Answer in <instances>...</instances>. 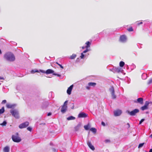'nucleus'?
I'll list each match as a JSON object with an SVG mask.
<instances>
[{
	"mask_svg": "<svg viewBox=\"0 0 152 152\" xmlns=\"http://www.w3.org/2000/svg\"><path fill=\"white\" fill-rule=\"evenodd\" d=\"M16 135H12V140L15 142H19L21 140L20 138L18 137V133L17 132L16 133Z\"/></svg>",
	"mask_w": 152,
	"mask_h": 152,
	"instance_id": "nucleus-1",
	"label": "nucleus"
},
{
	"mask_svg": "<svg viewBox=\"0 0 152 152\" xmlns=\"http://www.w3.org/2000/svg\"><path fill=\"white\" fill-rule=\"evenodd\" d=\"M110 70L114 73H119L120 72L123 73L124 72L122 68L119 67H114L113 69H110Z\"/></svg>",
	"mask_w": 152,
	"mask_h": 152,
	"instance_id": "nucleus-2",
	"label": "nucleus"
},
{
	"mask_svg": "<svg viewBox=\"0 0 152 152\" xmlns=\"http://www.w3.org/2000/svg\"><path fill=\"white\" fill-rule=\"evenodd\" d=\"M12 115L16 118L18 119L19 118L18 111L16 110H11L10 111Z\"/></svg>",
	"mask_w": 152,
	"mask_h": 152,
	"instance_id": "nucleus-3",
	"label": "nucleus"
},
{
	"mask_svg": "<svg viewBox=\"0 0 152 152\" xmlns=\"http://www.w3.org/2000/svg\"><path fill=\"white\" fill-rule=\"evenodd\" d=\"M139 112V109H135L131 111H130L128 110H127L126 112L129 115L131 116L135 115L136 113H138Z\"/></svg>",
	"mask_w": 152,
	"mask_h": 152,
	"instance_id": "nucleus-4",
	"label": "nucleus"
},
{
	"mask_svg": "<svg viewBox=\"0 0 152 152\" xmlns=\"http://www.w3.org/2000/svg\"><path fill=\"white\" fill-rule=\"evenodd\" d=\"M109 91L111 93L112 97L113 99H115L116 98V96L115 94L114 89L113 86H111L109 89Z\"/></svg>",
	"mask_w": 152,
	"mask_h": 152,
	"instance_id": "nucleus-5",
	"label": "nucleus"
},
{
	"mask_svg": "<svg viewBox=\"0 0 152 152\" xmlns=\"http://www.w3.org/2000/svg\"><path fill=\"white\" fill-rule=\"evenodd\" d=\"M29 125V123L27 121H26L20 124L19 126V127L20 129H23Z\"/></svg>",
	"mask_w": 152,
	"mask_h": 152,
	"instance_id": "nucleus-6",
	"label": "nucleus"
},
{
	"mask_svg": "<svg viewBox=\"0 0 152 152\" xmlns=\"http://www.w3.org/2000/svg\"><path fill=\"white\" fill-rule=\"evenodd\" d=\"M88 116V114L83 112H81L78 114V117L79 118H85Z\"/></svg>",
	"mask_w": 152,
	"mask_h": 152,
	"instance_id": "nucleus-7",
	"label": "nucleus"
},
{
	"mask_svg": "<svg viewBox=\"0 0 152 152\" xmlns=\"http://www.w3.org/2000/svg\"><path fill=\"white\" fill-rule=\"evenodd\" d=\"M40 71L43 73H46L47 74H53V73H54V71L51 69H48L45 72L42 70H40Z\"/></svg>",
	"mask_w": 152,
	"mask_h": 152,
	"instance_id": "nucleus-8",
	"label": "nucleus"
},
{
	"mask_svg": "<svg viewBox=\"0 0 152 152\" xmlns=\"http://www.w3.org/2000/svg\"><path fill=\"white\" fill-rule=\"evenodd\" d=\"M122 112L121 110H117L114 112V115L115 116H120L122 113Z\"/></svg>",
	"mask_w": 152,
	"mask_h": 152,
	"instance_id": "nucleus-9",
	"label": "nucleus"
},
{
	"mask_svg": "<svg viewBox=\"0 0 152 152\" xmlns=\"http://www.w3.org/2000/svg\"><path fill=\"white\" fill-rule=\"evenodd\" d=\"M88 51V50L87 49L84 50L83 53H81V55L80 56V57H83L88 56L89 54L88 53H87Z\"/></svg>",
	"mask_w": 152,
	"mask_h": 152,
	"instance_id": "nucleus-10",
	"label": "nucleus"
},
{
	"mask_svg": "<svg viewBox=\"0 0 152 152\" xmlns=\"http://www.w3.org/2000/svg\"><path fill=\"white\" fill-rule=\"evenodd\" d=\"M85 58H77L76 61L77 63H82L85 61V59H84Z\"/></svg>",
	"mask_w": 152,
	"mask_h": 152,
	"instance_id": "nucleus-11",
	"label": "nucleus"
},
{
	"mask_svg": "<svg viewBox=\"0 0 152 152\" xmlns=\"http://www.w3.org/2000/svg\"><path fill=\"white\" fill-rule=\"evenodd\" d=\"M126 36L123 35L120 37V41L123 42H125L126 41Z\"/></svg>",
	"mask_w": 152,
	"mask_h": 152,
	"instance_id": "nucleus-12",
	"label": "nucleus"
},
{
	"mask_svg": "<svg viewBox=\"0 0 152 152\" xmlns=\"http://www.w3.org/2000/svg\"><path fill=\"white\" fill-rule=\"evenodd\" d=\"M73 87V85H72L69 87L67 90V93L68 95H70L71 94V91Z\"/></svg>",
	"mask_w": 152,
	"mask_h": 152,
	"instance_id": "nucleus-13",
	"label": "nucleus"
},
{
	"mask_svg": "<svg viewBox=\"0 0 152 152\" xmlns=\"http://www.w3.org/2000/svg\"><path fill=\"white\" fill-rule=\"evenodd\" d=\"M4 57H15V56L12 53L8 52L4 54Z\"/></svg>",
	"mask_w": 152,
	"mask_h": 152,
	"instance_id": "nucleus-14",
	"label": "nucleus"
},
{
	"mask_svg": "<svg viewBox=\"0 0 152 152\" xmlns=\"http://www.w3.org/2000/svg\"><path fill=\"white\" fill-rule=\"evenodd\" d=\"M87 144L89 148L92 150L94 151L95 150V148L94 146L92 145L91 141H88Z\"/></svg>",
	"mask_w": 152,
	"mask_h": 152,
	"instance_id": "nucleus-15",
	"label": "nucleus"
},
{
	"mask_svg": "<svg viewBox=\"0 0 152 152\" xmlns=\"http://www.w3.org/2000/svg\"><path fill=\"white\" fill-rule=\"evenodd\" d=\"M49 105V103L48 101L45 102L43 103L42 107L43 109H45Z\"/></svg>",
	"mask_w": 152,
	"mask_h": 152,
	"instance_id": "nucleus-16",
	"label": "nucleus"
},
{
	"mask_svg": "<svg viewBox=\"0 0 152 152\" xmlns=\"http://www.w3.org/2000/svg\"><path fill=\"white\" fill-rule=\"evenodd\" d=\"M81 125V123L79 122L77 125L74 127V129L75 131H77L79 129Z\"/></svg>",
	"mask_w": 152,
	"mask_h": 152,
	"instance_id": "nucleus-17",
	"label": "nucleus"
},
{
	"mask_svg": "<svg viewBox=\"0 0 152 152\" xmlns=\"http://www.w3.org/2000/svg\"><path fill=\"white\" fill-rule=\"evenodd\" d=\"M67 106H62L61 109V112L62 113H65L67 109Z\"/></svg>",
	"mask_w": 152,
	"mask_h": 152,
	"instance_id": "nucleus-18",
	"label": "nucleus"
},
{
	"mask_svg": "<svg viewBox=\"0 0 152 152\" xmlns=\"http://www.w3.org/2000/svg\"><path fill=\"white\" fill-rule=\"evenodd\" d=\"M16 105L15 104H7L6 106L7 108H13L16 106Z\"/></svg>",
	"mask_w": 152,
	"mask_h": 152,
	"instance_id": "nucleus-19",
	"label": "nucleus"
},
{
	"mask_svg": "<svg viewBox=\"0 0 152 152\" xmlns=\"http://www.w3.org/2000/svg\"><path fill=\"white\" fill-rule=\"evenodd\" d=\"M5 60L8 62H12L15 60V58H5Z\"/></svg>",
	"mask_w": 152,
	"mask_h": 152,
	"instance_id": "nucleus-20",
	"label": "nucleus"
},
{
	"mask_svg": "<svg viewBox=\"0 0 152 152\" xmlns=\"http://www.w3.org/2000/svg\"><path fill=\"white\" fill-rule=\"evenodd\" d=\"M137 102L140 104H142L143 103V99L142 98H139L137 99V102Z\"/></svg>",
	"mask_w": 152,
	"mask_h": 152,
	"instance_id": "nucleus-21",
	"label": "nucleus"
},
{
	"mask_svg": "<svg viewBox=\"0 0 152 152\" xmlns=\"http://www.w3.org/2000/svg\"><path fill=\"white\" fill-rule=\"evenodd\" d=\"M10 148L8 146H6L3 149L4 152H9Z\"/></svg>",
	"mask_w": 152,
	"mask_h": 152,
	"instance_id": "nucleus-22",
	"label": "nucleus"
},
{
	"mask_svg": "<svg viewBox=\"0 0 152 152\" xmlns=\"http://www.w3.org/2000/svg\"><path fill=\"white\" fill-rule=\"evenodd\" d=\"M91 127V126L90 124L88 123L87 125H85L84 126V127L85 129L86 130H88L89 129L90 127Z\"/></svg>",
	"mask_w": 152,
	"mask_h": 152,
	"instance_id": "nucleus-23",
	"label": "nucleus"
},
{
	"mask_svg": "<svg viewBox=\"0 0 152 152\" xmlns=\"http://www.w3.org/2000/svg\"><path fill=\"white\" fill-rule=\"evenodd\" d=\"M96 85V83L94 82H89L88 83V86H95Z\"/></svg>",
	"mask_w": 152,
	"mask_h": 152,
	"instance_id": "nucleus-24",
	"label": "nucleus"
},
{
	"mask_svg": "<svg viewBox=\"0 0 152 152\" xmlns=\"http://www.w3.org/2000/svg\"><path fill=\"white\" fill-rule=\"evenodd\" d=\"M90 130L94 134L96 133V129L94 128H91L90 129Z\"/></svg>",
	"mask_w": 152,
	"mask_h": 152,
	"instance_id": "nucleus-25",
	"label": "nucleus"
},
{
	"mask_svg": "<svg viewBox=\"0 0 152 152\" xmlns=\"http://www.w3.org/2000/svg\"><path fill=\"white\" fill-rule=\"evenodd\" d=\"M75 117L72 116H70L68 117L67 118L68 120H73L75 119Z\"/></svg>",
	"mask_w": 152,
	"mask_h": 152,
	"instance_id": "nucleus-26",
	"label": "nucleus"
},
{
	"mask_svg": "<svg viewBox=\"0 0 152 152\" xmlns=\"http://www.w3.org/2000/svg\"><path fill=\"white\" fill-rule=\"evenodd\" d=\"M125 63L123 61H121L119 63V66L121 67H123L124 66Z\"/></svg>",
	"mask_w": 152,
	"mask_h": 152,
	"instance_id": "nucleus-27",
	"label": "nucleus"
},
{
	"mask_svg": "<svg viewBox=\"0 0 152 152\" xmlns=\"http://www.w3.org/2000/svg\"><path fill=\"white\" fill-rule=\"evenodd\" d=\"M86 48H88L90 47L91 45V43L90 42L88 41L86 42Z\"/></svg>",
	"mask_w": 152,
	"mask_h": 152,
	"instance_id": "nucleus-28",
	"label": "nucleus"
},
{
	"mask_svg": "<svg viewBox=\"0 0 152 152\" xmlns=\"http://www.w3.org/2000/svg\"><path fill=\"white\" fill-rule=\"evenodd\" d=\"M148 107H147L144 105L142 107H141V109L143 111L147 109H148Z\"/></svg>",
	"mask_w": 152,
	"mask_h": 152,
	"instance_id": "nucleus-29",
	"label": "nucleus"
},
{
	"mask_svg": "<svg viewBox=\"0 0 152 152\" xmlns=\"http://www.w3.org/2000/svg\"><path fill=\"white\" fill-rule=\"evenodd\" d=\"M147 77L146 75L144 73L143 74L142 76V78L143 80L147 78Z\"/></svg>",
	"mask_w": 152,
	"mask_h": 152,
	"instance_id": "nucleus-30",
	"label": "nucleus"
},
{
	"mask_svg": "<svg viewBox=\"0 0 152 152\" xmlns=\"http://www.w3.org/2000/svg\"><path fill=\"white\" fill-rule=\"evenodd\" d=\"M39 71L37 70L36 69H34V70H32L31 71V72L32 74L34 73L35 72H39Z\"/></svg>",
	"mask_w": 152,
	"mask_h": 152,
	"instance_id": "nucleus-31",
	"label": "nucleus"
},
{
	"mask_svg": "<svg viewBox=\"0 0 152 152\" xmlns=\"http://www.w3.org/2000/svg\"><path fill=\"white\" fill-rule=\"evenodd\" d=\"M131 70H133L136 68V66L134 64H132L131 66Z\"/></svg>",
	"mask_w": 152,
	"mask_h": 152,
	"instance_id": "nucleus-32",
	"label": "nucleus"
},
{
	"mask_svg": "<svg viewBox=\"0 0 152 152\" xmlns=\"http://www.w3.org/2000/svg\"><path fill=\"white\" fill-rule=\"evenodd\" d=\"M144 144H145V143L144 142V143H140L139 145H138V148H141L143 146V145H144Z\"/></svg>",
	"mask_w": 152,
	"mask_h": 152,
	"instance_id": "nucleus-33",
	"label": "nucleus"
},
{
	"mask_svg": "<svg viewBox=\"0 0 152 152\" xmlns=\"http://www.w3.org/2000/svg\"><path fill=\"white\" fill-rule=\"evenodd\" d=\"M6 124L7 122L6 121H4L0 125L3 126H6Z\"/></svg>",
	"mask_w": 152,
	"mask_h": 152,
	"instance_id": "nucleus-34",
	"label": "nucleus"
},
{
	"mask_svg": "<svg viewBox=\"0 0 152 152\" xmlns=\"http://www.w3.org/2000/svg\"><path fill=\"white\" fill-rule=\"evenodd\" d=\"M150 103V102L148 101H146L145 103V104L144 105L146 106L147 107H148V106Z\"/></svg>",
	"mask_w": 152,
	"mask_h": 152,
	"instance_id": "nucleus-35",
	"label": "nucleus"
},
{
	"mask_svg": "<svg viewBox=\"0 0 152 152\" xmlns=\"http://www.w3.org/2000/svg\"><path fill=\"white\" fill-rule=\"evenodd\" d=\"M128 30L129 31H133V29L132 28V27H131L128 29Z\"/></svg>",
	"mask_w": 152,
	"mask_h": 152,
	"instance_id": "nucleus-36",
	"label": "nucleus"
},
{
	"mask_svg": "<svg viewBox=\"0 0 152 152\" xmlns=\"http://www.w3.org/2000/svg\"><path fill=\"white\" fill-rule=\"evenodd\" d=\"M68 102V101L67 100H66V101L65 102H64V104L63 106H67V103Z\"/></svg>",
	"mask_w": 152,
	"mask_h": 152,
	"instance_id": "nucleus-37",
	"label": "nucleus"
},
{
	"mask_svg": "<svg viewBox=\"0 0 152 152\" xmlns=\"http://www.w3.org/2000/svg\"><path fill=\"white\" fill-rule=\"evenodd\" d=\"M144 119H142L139 122V124H142V123L144 121Z\"/></svg>",
	"mask_w": 152,
	"mask_h": 152,
	"instance_id": "nucleus-38",
	"label": "nucleus"
},
{
	"mask_svg": "<svg viewBox=\"0 0 152 152\" xmlns=\"http://www.w3.org/2000/svg\"><path fill=\"white\" fill-rule=\"evenodd\" d=\"M56 63L62 69H64V67L62 65L58 64V62H56Z\"/></svg>",
	"mask_w": 152,
	"mask_h": 152,
	"instance_id": "nucleus-39",
	"label": "nucleus"
},
{
	"mask_svg": "<svg viewBox=\"0 0 152 152\" xmlns=\"http://www.w3.org/2000/svg\"><path fill=\"white\" fill-rule=\"evenodd\" d=\"M53 75H57V76L60 77L61 76V75L60 74H57L56 73H53Z\"/></svg>",
	"mask_w": 152,
	"mask_h": 152,
	"instance_id": "nucleus-40",
	"label": "nucleus"
},
{
	"mask_svg": "<svg viewBox=\"0 0 152 152\" xmlns=\"http://www.w3.org/2000/svg\"><path fill=\"white\" fill-rule=\"evenodd\" d=\"M152 83V78L148 82V84H149Z\"/></svg>",
	"mask_w": 152,
	"mask_h": 152,
	"instance_id": "nucleus-41",
	"label": "nucleus"
},
{
	"mask_svg": "<svg viewBox=\"0 0 152 152\" xmlns=\"http://www.w3.org/2000/svg\"><path fill=\"white\" fill-rule=\"evenodd\" d=\"M27 129L28 131H29L31 132L32 130V128L30 127H28L27 128Z\"/></svg>",
	"mask_w": 152,
	"mask_h": 152,
	"instance_id": "nucleus-42",
	"label": "nucleus"
},
{
	"mask_svg": "<svg viewBox=\"0 0 152 152\" xmlns=\"http://www.w3.org/2000/svg\"><path fill=\"white\" fill-rule=\"evenodd\" d=\"M7 102V101L6 100H4L2 101L1 102L2 104H5Z\"/></svg>",
	"mask_w": 152,
	"mask_h": 152,
	"instance_id": "nucleus-43",
	"label": "nucleus"
},
{
	"mask_svg": "<svg viewBox=\"0 0 152 152\" xmlns=\"http://www.w3.org/2000/svg\"><path fill=\"white\" fill-rule=\"evenodd\" d=\"M77 56V55L75 54H73L72 56H71L70 57H76Z\"/></svg>",
	"mask_w": 152,
	"mask_h": 152,
	"instance_id": "nucleus-44",
	"label": "nucleus"
},
{
	"mask_svg": "<svg viewBox=\"0 0 152 152\" xmlns=\"http://www.w3.org/2000/svg\"><path fill=\"white\" fill-rule=\"evenodd\" d=\"M90 86H87L86 87V89H88V90H90Z\"/></svg>",
	"mask_w": 152,
	"mask_h": 152,
	"instance_id": "nucleus-45",
	"label": "nucleus"
},
{
	"mask_svg": "<svg viewBox=\"0 0 152 152\" xmlns=\"http://www.w3.org/2000/svg\"><path fill=\"white\" fill-rule=\"evenodd\" d=\"M125 67L127 69H128L129 67L128 65L127 64H125Z\"/></svg>",
	"mask_w": 152,
	"mask_h": 152,
	"instance_id": "nucleus-46",
	"label": "nucleus"
},
{
	"mask_svg": "<svg viewBox=\"0 0 152 152\" xmlns=\"http://www.w3.org/2000/svg\"><path fill=\"white\" fill-rule=\"evenodd\" d=\"M52 150H53V151L54 152H56L57 151V150L54 148H53Z\"/></svg>",
	"mask_w": 152,
	"mask_h": 152,
	"instance_id": "nucleus-47",
	"label": "nucleus"
},
{
	"mask_svg": "<svg viewBox=\"0 0 152 152\" xmlns=\"http://www.w3.org/2000/svg\"><path fill=\"white\" fill-rule=\"evenodd\" d=\"M136 23H137V24L138 26L140 25V24L142 23V22H140V23H137V22Z\"/></svg>",
	"mask_w": 152,
	"mask_h": 152,
	"instance_id": "nucleus-48",
	"label": "nucleus"
},
{
	"mask_svg": "<svg viewBox=\"0 0 152 152\" xmlns=\"http://www.w3.org/2000/svg\"><path fill=\"white\" fill-rule=\"evenodd\" d=\"M101 124L103 126H105V123L103 121H102L101 122Z\"/></svg>",
	"mask_w": 152,
	"mask_h": 152,
	"instance_id": "nucleus-49",
	"label": "nucleus"
},
{
	"mask_svg": "<svg viewBox=\"0 0 152 152\" xmlns=\"http://www.w3.org/2000/svg\"><path fill=\"white\" fill-rule=\"evenodd\" d=\"M72 107H71V109H74V103H72Z\"/></svg>",
	"mask_w": 152,
	"mask_h": 152,
	"instance_id": "nucleus-50",
	"label": "nucleus"
},
{
	"mask_svg": "<svg viewBox=\"0 0 152 152\" xmlns=\"http://www.w3.org/2000/svg\"><path fill=\"white\" fill-rule=\"evenodd\" d=\"M51 114H51V113H50V112L49 113H48V114H47V115H48V116H50V115H51Z\"/></svg>",
	"mask_w": 152,
	"mask_h": 152,
	"instance_id": "nucleus-51",
	"label": "nucleus"
},
{
	"mask_svg": "<svg viewBox=\"0 0 152 152\" xmlns=\"http://www.w3.org/2000/svg\"><path fill=\"white\" fill-rule=\"evenodd\" d=\"M127 125L128 126V128H129L130 127V124L129 123H127Z\"/></svg>",
	"mask_w": 152,
	"mask_h": 152,
	"instance_id": "nucleus-52",
	"label": "nucleus"
},
{
	"mask_svg": "<svg viewBox=\"0 0 152 152\" xmlns=\"http://www.w3.org/2000/svg\"><path fill=\"white\" fill-rule=\"evenodd\" d=\"M4 78L3 77L0 76V80H4Z\"/></svg>",
	"mask_w": 152,
	"mask_h": 152,
	"instance_id": "nucleus-53",
	"label": "nucleus"
},
{
	"mask_svg": "<svg viewBox=\"0 0 152 152\" xmlns=\"http://www.w3.org/2000/svg\"><path fill=\"white\" fill-rule=\"evenodd\" d=\"M149 152H152V148L150 150Z\"/></svg>",
	"mask_w": 152,
	"mask_h": 152,
	"instance_id": "nucleus-54",
	"label": "nucleus"
},
{
	"mask_svg": "<svg viewBox=\"0 0 152 152\" xmlns=\"http://www.w3.org/2000/svg\"><path fill=\"white\" fill-rule=\"evenodd\" d=\"M149 137L151 138H152V134H151L149 136Z\"/></svg>",
	"mask_w": 152,
	"mask_h": 152,
	"instance_id": "nucleus-55",
	"label": "nucleus"
},
{
	"mask_svg": "<svg viewBox=\"0 0 152 152\" xmlns=\"http://www.w3.org/2000/svg\"><path fill=\"white\" fill-rule=\"evenodd\" d=\"M70 58L72 59H74L75 58Z\"/></svg>",
	"mask_w": 152,
	"mask_h": 152,
	"instance_id": "nucleus-56",
	"label": "nucleus"
},
{
	"mask_svg": "<svg viewBox=\"0 0 152 152\" xmlns=\"http://www.w3.org/2000/svg\"><path fill=\"white\" fill-rule=\"evenodd\" d=\"M52 94V92H50V93H49V95H51V94Z\"/></svg>",
	"mask_w": 152,
	"mask_h": 152,
	"instance_id": "nucleus-57",
	"label": "nucleus"
},
{
	"mask_svg": "<svg viewBox=\"0 0 152 152\" xmlns=\"http://www.w3.org/2000/svg\"><path fill=\"white\" fill-rule=\"evenodd\" d=\"M1 50L0 49V54H1Z\"/></svg>",
	"mask_w": 152,
	"mask_h": 152,
	"instance_id": "nucleus-58",
	"label": "nucleus"
},
{
	"mask_svg": "<svg viewBox=\"0 0 152 152\" xmlns=\"http://www.w3.org/2000/svg\"><path fill=\"white\" fill-rule=\"evenodd\" d=\"M25 56H28V55H27V54H26V55Z\"/></svg>",
	"mask_w": 152,
	"mask_h": 152,
	"instance_id": "nucleus-59",
	"label": "nucleus"
},
{
	"mask_svg": "<svg viewBox=\"0 0 152 152\" xmlns=\"http://www.w3.org/2000/svg\"><path fill=\"white\" fill-rule=\"evenodd\" d=\"M146 113L147 114V113H148V112H146Z\"/></svg>",
	"mask_w": 152,
	"mask_h": 152,
	"instance_id": "nucleus-60",
	"label": "nucleus"
},
{
	"mask_svg": "<svg viewBox=\"0 0 152 152\" xmlns=\"http://www.w3.org/2000/svg\"><path fill=\"white\" fill-rule=\"evenodd\" d=\"M50 145H51V144H52V143H50Z\"/></svg>",
	"mask_w": 152,
	"mask_h": 152,
	"instance_id": "nucleus-61",
	"label": "nucleus"
},
{
	"mask_svg": "<svg viewBox=\"0 0 152 152\" xmlns=\"http://www.w3.org/2000/svg\"><path fill=\"white\" fill-rule=\"evenodd\" d=\"M108 140H106V141H107V142H108Z\"/></svg>",
	"mask_w": 152,
	"mask_h": 152,
	"instance_id": "nucleus-62",
	"label": "nucleus"
},
{
	"mask_svg": "<svg viewBox=\"0 0 152 152\" xmlns=\"http://www.w3.org/2000/svg\"><path fill=\"white\" fill-rule=\"evenodd\" d=\"M108 140H106V141H107V142H108Z\"/></svg>",
	"mask_w": 152,
	"mask_h": 152,
	"instance_id": "nucleus-63",
	"label": "nucleus"
},
{
	"mask_svg": "<svg viewBox=\"0 0 152 152\" xmlns=\"http://www.w3.org/2000/svg\"><path fill=\"white\" fill-rule=\"evenodd\" d=\"M82 48H84V47H82Z\"/></svg>",
	"mask_w": 152,
	"mask_h": 152,
	"instance_id": "nucleus-64",
	"label": "nucleus"
}]
</instances>
